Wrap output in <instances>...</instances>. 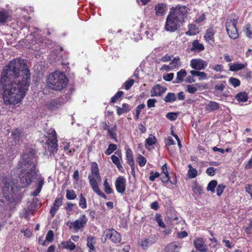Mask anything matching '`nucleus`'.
<instances>
[{
	"mask_svg": "<svg viewBox=\"0 0 252 252\" xmlns=\"http://www.w3.org/2000/svg\"><path fill=\"white\" fill-rule=\"evenodd\" d=\"M103 186L104 191L107 194H110L113 192V189L110 187L107 179H105L104 181Z\"/></svg>",
	"mask_w": 252,
	"mask_h": 252,
	"instance_id": "41",
	"label": "nucleus"
},
{
	"mask_svg": "<svg viewBox=\"0 0 252 252\" xmlns=\"http://www.w3.org/2000/svg\"><path fill=\"white\" fill-rule=\"evenodd\" d=\"M216 32V28L213 27L209 28L204 35V38L207 43L215 42L214 35Z\"/></svg>",
	"mask_w": 252,
	"mask_h": 252,
	"instance_id": "14",
	"label": "nucleus"
},
{
	"mask_svg": "<svg viewBox=\"0 0 252 252\" xmlns=\"http://www.w3.org/2000/svg\"><path fill=\"white\" fill-rule=\"evenodd\" d=\"M193 244L195 248L200 252H207L208 246L205 244L203 238L197 237L193 241Z\"/></svg>",
	"mask_w": 252,
	"mask_h": 252,
	"instance_id": "12",
	"label": "nucleus"
},
{
	"mask_svg": "<svg viewBox=\"0 0 252 252\" xmlns=\"http://www.w3.org/2000/svg\"><path fill=\"white\" fill-rule=\"evenodd\" d=\"M188 9V8L186 6H177L171 9L168 15L182 23L186 18Z\"/></svg>",
	"mask_w": 252,
	"mask_h": 252,
	"instance_id": "7",
	"label": "nucleus"
},
{
	"mask_svg": "<svg viewBox=\"0 0 252 252\" xmlns=\"http://www.w3.org/2000/svg\"><path fill=\"white\" fill-rule=\"evenodd\" d=\"M76 194L72 189H67L66 190V198L68 200H73L76 198Z\"/></svg>",
	"mask_w": 252,
	"mask_h": 252,
	"instance_id": "37",
	"label": "nucleus"
},
{
	"mask_svg": "<svg viewBox=\"0 0 252 252\" xmlns=\"http://www.w3.org/2000/svg\"><path fill=\"white\" fill-rule=\"evenodd\" d=\"M36 178H37L38 182L37 188L41 189L44 184V179L40 174H38L37 177Z\"/></svg>",
	"mask_w": 252,
	"mask_h": 252,
	"instance_id": "48",
	"label": "nucleus"
},
{
	"mask_svg": "<svg viewBox=\"0 0 252 252\" xmlns=\"http://www.w3.org/2000/svg\"><path fill=\"white\" fill-rule=\"evenodd\" d=\"M208 63L206 61L200 59H192L190 61V66L195 70L204 69L207 66Z\"/></svg>",
	"mask_w": 252,
	"mask_h": 252,
	"instance_id": "13",
	"label": "nucleus"
},
{
	"mask_svg": "<svg viewBox=\"0 0 252 252\" xmlns=\"http://www.w3.org/2000/svg\"><path fill=\"white\" fill-rule=\"evenodd\" d=\"M188 27V31L185 32V34L187 35H195L199 32L198 28L194 24H189Z\"/></svg>",
	"mask_w": 252,
	"mask_h": 252,
	"instance_id": "19",
	"label": "nucleus"
},
{
	"mask_svg": "<svg viewBox=\"0 0 252 252\" xmlns=\"http://www.w3.org/2000/svg\"><path fill=\"white\" fill-rule=\"evenodd\" d=\"M126 157L128 164L130 166L132 170H134V161L132 151L128 149L126 152Z\"/></svg>",
	"mask_w": 252,
	"mask_h": 252,
	"instance_id": "18",
	"label": "nucleus"
},
{
	"mask_svg": "<svg viewBox=\"0 0 252 252\" xmlns=\"http://www.w3.org/2000/svg\"><path fill=\"white\" fill-rule=\"evenodd\" d=\"M12 138L15 140V142L19 143L22 138V133L20 130L14 129L12 132Z\"/></svg>",
	"mask_w": 252,
	"mask_h": 252,
	"instance_id": "27",
	"label": "nucleus"
},
{
	"mask_svg": "<svg viewBox=\"0 0 252 252\" xmlns=\"http://www.w3.org/2000/svg\"><path fill=\"white\" fill-rule=\"evenodd\" d=\"M197 89L194 85H188L187 86V91L190 94H194L197 91Z\"/></svg>",
	"mask_w": 252,
	"mask_h": 252,
	"instance_id": "60",
	"label": "nucleus"
},
{
	"mask_svg": "<svg viewBox=\"0 0 252 252\" xmlns=\"http://www.w3.org/2000/svg\"><path fill=\"white\" fill-rule=\"evenodd\" d=\"M62 105V102L59 99H56L51 100L49 104L48 107L51 110L57 109Z\"/></svg>",
	"mask_w": 252,
	"mask_h": 252,
	"instance_id": "22",
	"label": "nucleus"
},
{
	"mask_svg": "<svg viewBox=\"0 0 252 252\" xmlns=\"http://www.w3.org/2000/svg\"><path fill=\"white\" fill-rule=\"evenodd\" d=\"M189 168L188 172L189 178L190 179L194 178L197 175V171L196 169L192 167L191 164L188 165Z\"/></svg>",
	"mask_w": 252,
	"mask_h": 252,
	"instance_id": "31",
	"label": "nucleus"
},
{
	"mask_svg": "<svg viewBox=\"0 0 252 252\" xmlns=\"http://www.w3.org/2000/svg\"><path fill=\"white\" fill-rule=\"evenodd\" d=\"M21 173L19 174L20 187L24 188L30 185L37 177L36 160L32 154H24L20 161Z\"/></svg>",
	"mask_w": 252,
	"mask_h": 252,
	"instance_id": "2",
	"label": "nucleus"
},
{
	"mask_svg": "<svg viewBox=\"0 0 252 252\" xmlns=\"http://www.w3.org/2000/svg\"><path fill=\"white\" fill-rule=\"evenodd\" d=\"M159 173L158 172H154L152 171L150 172V176L149 177V180L151 181H154L156 178L158 177Z\"/></svg>",
	"mask_w": 252,
	"mask_h": 252,
	"instance_id": "63",
	"label": "nucleus"
},
{
	"mask_svg": "<svg viewBox=\"0 0 252 252\" xmlns=\"http://www.w3.org/2000/svg\"><path fill=\"white\" fill-rule=\"evenodd\" d=\"M181 23L168 15L166 19L164 29L167 32H174L180 28Z\"/></svg>",
	"mask_w": 252,
	"mask_h": 252,
	"instance_id": "8",
	"label": "nucleus"
},
{
	"mask_svg": "<svg viewBox=\"0 0 252 252\" xmlns=\"http://www.w3.org/2000/svg\"><path fill=\"white\" fill-rule=\"evenodd\" d=\"M174 74L173 73H170L164 74L163 76V79L166 81H170L174 78Z\"/></svg>",
	"mask_w": 252,
	"mask_h": 252,
	"instance_id": "59",
	"label": "nucleus"
},
{
	"mask_svg": "<svg viewBox=\"0 0 252 252\" xmlns=\"http://www.w3.org/2000/svg\"><path fill=\"white\" fill-rule=\"evenodd\" d=\"M137 161L139 166L142 167L145 165L147 160L143 156L140 155L137 158Z\"/></svg>",
	"mask_w": 252,
	"mask_h": 252,
	"instance_id": "49",
	"label": "nucleus"
},
{
	"mask_svg": "<svg viewBox=\"0 0 252 252\" xmlns=\"http://www.w3.org/2000/svg\"><path fill=\"white\" fill-rule=\"evenodd\" d=\"M236 98L238 101L246 102L248 99V95L245 92H242L238 93L236 96Z\"/></svg>",
	"mask_w": 252,
	"mask_h": 252,
	"instance_id": "34",
	"label": "nucleus"
},
{
	"mask_svg": "<svg viewBox=\"0 0 252 252\" xmlns=\"http://www.w3.org/2000/svg\"><path fill=\"white\" fill-rule=\"evenodd\" d=\"M61 245L63 249H68L72 251L76 248V245L70 240L67 241L62 242Z\"/></svg>",
	"mask_w": 252,
	"mask_h": 252,
	"instance_id": "25",
	"label": "nucleus"
},
{
	"mask_svg": "<svg viewBox=\"0 0 252 252\" xmlns=\"http://www.w3.org/2000/svg\"><path fill=\"white\" fill-rule=\"evenodd\" d=\"M205 19V15L204 13H202L201 15H199L198 17H196L194 22L196 23H200L203 22Z\"/></svg>",
	"mask_w": 252,
	"mask_h": 252,
	"instance_id": "64",
	"label": "nucleus"
},
{
	"mask_svg": "<svg viewBox=\"0 0 252 252\" xmlns=\"http://www.w3.org/2000/svg\"><path fill=\"white\" fill-rule=\"evenodd\" d=\"M111 158L113 163L116 165L119 170H121L122 168H123V166H122L120 161V159L118 157L113 155L111 156Z\"/></svg>",
	"mask_w": 252,
	"mask_h": 252,
	"instance_id": "38",
	"label": "nucleus"
},
{
	"mask_svg": "<svg viewBox=\"0 0 252 252\" xmlns=\"http://www.w3.org/2000/svg\"><path fill=\"white\" fill-rule=\"evenodd\" d=\"M46 133L48 140L50 141L52 144L57 142V134L54 129L50 128L47 131Z\"/></svg>",
	"mask_w": 252,
	"mask_h": 252,
	"instance_id": "17",
	"label": "nucleus"
},
{
	"mask_svg": "<svg viewBox=\"0 0 252 252\" xmlns=\"http://www.w3.org/2000/svg\"><path fill=\"white\" fill-rule=\"evenodd\" d=\"M157 141V139L155 136L150 135L149 137L146 140V146L147 145L149 146H152L155 144Z\"/></svg>",
	"mask_w": 252,
	"mask_h": 252,
	"instance_id": "44",
	"label": "nucleus"
},
{
	"mask_svg": "<svg viewBox=\"0 0 252 252\" xmlns=\"http://www.w3.org/2000/svg\"><path fill=\"white\" fill-rule=\"evenodd\" d=\"M218 182L216 180H212L208 185L207 190H210L212 193L215 192V189L217 186Z\"/></svg>",
	"mask_w": 252,
	"mask_h": 252,
	"instance_id": "39",
	"label": "nucleus"
},
{
	"mask_svg": "<svg viewBox=\"0 0 252 252\" xmlns=\"http://www.w3.org/2000/svg\"><path fill=\"white\" fill-rule=\"evenodd\" d=\"M79 206L82 209H86L87 207L86 199L83 196L82 194L79 195Z\"/></svg>",
	"mask_w": 252,
	"mask_h": 252,
	"instance_id": "40",
	"label": "nucleus"
},
{
	"mask_svg": "<svg viewBox=\"0 0 252 252\" xmlns=\"http://www.w3.org/2000/svg\"><path fill=\"white\" fill-rule=\"evenodd\" d=\"M166 6L162 3H158L155 8L156 14L158 16L162 15L165 11Z\"/></svg>",
	"mask_w": 252,
	"mask_h": 252,
	"instance_id": "24",
	"label": "nucleus"
},
{
	"mask_svg": "<svg viewBox=\"0 0 252 252\" xmlns=\"http://www.w3.org/2000/svg\"><path fill=\"white\" fill-rule=\"evenodd\" d=\"M217 169L215 168L214 167H209L206 170V173L210 176H214L216 173Z\"/></svg>",
	"mask_w": 252,
	"mask_h": 252,
	"instance_id": "57",
	"label": "nucleus"
},
{
	"mask_svg": "<svg viewBox=\"0 0 252 252\" xmlns=\"http://www.w3.org/2000/svg\"><path fill=\"white\" fill-rule=\"evenodd\" d=\"M155 220L158 222L159 226L162 228H165V225L162 221L161 216L159 214H156L155 216Z\"/></svg>",
	"mask_w": 252,
	"mask_h": 252,
	"instance_id": "50",
	"label": "nucleus"
},
{
	"mask_svg": "<svg viewBox=\"0 0 252 252\" xmlns=\"http://www.w3.org/2000/svg\"><path fill=\"white\" fill-rule=\"evenodd\" d=\"M229 82L234 87H237L240 85V81L238 79L233 77H230L229 79Z\"/></svg>",
	"mask_w": 252,
	"mask_h": 252,
	"instance_id": "47",
	"label": "nucleus"
},
{
	"mask_svg": "<svg viewBox=\"0 0 252 252\" xmlns=\"http://www.w3.org/2000/svg\"><path fill=\"white\" fill-rule=\"evenodd\" d=\"M67 80L65 74L61 72L55 71L50 73L47 78L48 88L55 91H62L66 86Z\"/></svg>",
	"mask_w": 252,
	"mask_h": 252,
	"instance_id": "3",
	"label": "nucleus"
},
{
	"mask_svg": "<svg viewBox=\"0 0 252 252\" xmlns=\"http://www.w3.org/2000/svg\"><path fill=\"white\" fill-rule=\"evenodd\" d=\"M124 93L122 91H118L116 94L114 95L111 99V102L112 103H114L117 100H119L121 96L123 95Z\"/></svg>",
	"mask_w": 252,
	"mask_h": 252,
	"instance_id": "51",
	"label": "nucleus"
},
{
	"mask_svg": "<svg viewBox=\"0 0 252 252\" xmlns=\"http://www.w3.org/2000/svg\"><path fill=\"white\" fill-rule=\"evenodd\" d=\"M238 18H228L226 21V30L229 37L233 39H237L239 37L238 30L236 28Z\"/></svg>",
	"mask_w": 252,
	"mask_h": 252,
	"instance_id": "6",
	"label": "nucleus"
},
{
	"mask_svg": "<svg viewBox=\"0 0 252 252\" xmlns=\"http://www.w3.org/2000/svg\"><path fill=\"white\" fill-rule=\"evenodd\" d=\"M166 89L158 84L154 86L151 91V96H158L163 94L166 91Z\"/></svg>",
	"mask_w": 252,
	"mask_h": 252,
	"instance_id": "16",
	"label": "nucleus"
},
{
	"mask_svg": "<svg viewBox=\"0 0 252 252\" xmlns=\"http://www.w3.org/2000/svg\"><path fill=\"white\" fill-rule=\"evenodd\" d=\"M0 82L5 104L15 105L21 103L31 83V74L25 61L19 58L10 61L1 73Z\"/></svg>",
	"mask_w": 252,
	"mask_h": 252,
	"instance_id": "1",
	"label": "nucleus"
},
{
	"mask_svg": "<svg viewBox=\"0 0 252 252\" xmlns=\"http://www.w3.org/2000/svg\"><path fill=\"white\" fill-rule=\"evenodd\" d=\"M176 98V95L174 93H169L164 97V100L166 102H172L175 101Z\"/></svg>",
	"mask_w": 252,
	"mask_h": 252,
	"instance_id": "35",
	"label": "nucleus"
},
{
	"mask_svg": "<svg viewBox=\"0 0 252 252\" xmlns=\"http://www.w3.org/2000/svg\"><path fill=\"white\" fill-rule=\"evenodd\" d=\"M170 64L173 69L175 68H178L181 65L180 59L179 57L174 58L172 60Z\"/></svg>",
	"mask_w": 252,
	"mask_h": 252,
	"instance_id": "33",
	"label": "nucleus"
},
{
	"mask_svg": "<svg viewBox=\"0 0 252 252\" xmlns=\"http://www.w3.org/2000/svg\"><path fill=\"white\" fill-rule=\"evenodd\" d=\"M226 82L225 81H220L218 84L215 86V90L216 91H222L225 88Z\"/></svg>",
	"mask_w": 252,
	"mask_h": 252,
	"instance_id": "45",
	"label": "nucleus"
},
{
	"mask_svg": "<svg viewBox=\"0 0 252 252\" xmlns=\"http://www.w3.org/2000/svg\"><path fill=\"white\" fill-rule=\"evenodd\" d=\"M87 221L88 219L87 217L84 215H82L78 219L73 222H70L69 228H73L75 231H78L83 228L86 225Z\"/></svg>",
	"mask_w": 252,
	"mask_h": 252,
	"instance_id": "10",
	"label": "nucleus"
},
{
	"mask_svg": "<svg viewBox=\"0 0 252 252\" xmlns=\"http://www.w3.org/2000/svg\"><path fill=\"white\" fill-rule=\"evenodd\" d=\"M229 70L231 71H238L243 69L247 66L246 64L241 63H235L234 64H229Z\"/></svg>",
	"mask_w": 252,
	"mask_h": 252,
	"instance_id": "21",
	"label": "nucleus"
},
{
	"mask_svg": "<svg viewBox=\"0 0 252 252\" xmlns=\"http://www.w3.org/2000/svg\"><path fill=\"white\" fill-rule=\"evenodd\" d=\"M134 80L132 79H130L125 82L124 84L125 89L126 90H128L133 85Z\"/></svg>",
	"mask_w": 252,
	"mask_h": 252,
	"instance_id": "52",
	"label": "nucleus"
},
{
	"mask_svg": "<svg viewBox=\"0 0 252 252\" xmlns=\"http://www.w3.org/2000/svg\"><path fill=\"white\" fill-rule=\"evenodd\" d=\"M116 128L117 126L115 125L113 127L108 129V133L110 135L111 139L114 140L116 142H117L116 133Z\"/></svg>",
	"mask_w": 252,
	"mask_h": 252,
	"instance_id": "36",
	"label": "nucleus"
},
{
	"mask_svg": "<svg viewBox=\"0 0 252 252\" xmlns=\"http://www.w3.org/2000/svg\"><path fill=\"white\" fill-rule=\"evenodd\" d=\"M117 108V113L119 116L122 115L124 113H127L130 110L129 105L126 103H124L122 105V107L116 106Z\"/></svg>",
	"mask_w": 252,
	"mask_h": 252,
	"instance_id": "23",
	"label": "nucleus"
},
{
	"mask_svg": "<svg viewBox=\"0 0 252 252\" xmlns=\"http://www.w3.org/2000/svg\"><path fill=\"white\" fill-rule=\"evenodd\" d=\"M166 117L170 121H174L177 118V113L175 112H170L166 114Z\"/></svg>",
	"mask_w": 252,
	"mask_h": 252,
	"instance_id": "56",
	"label": "nucleus"
},
{
	"mask_svg": "<svg viewBox=\"0 0 252 252\" xmlns=\"http://www.w3.org/2000/svg\"><path fill=\"white\" fill-rule=\"evenodd\" d=\"M190 73L191 75H192L194 77L197 76L199 77V80H204L207 78V74L204 72H200L197 70H191Z\"/></svg>",
	"mask_w": 252,
	"mask_h": 252,
	"instance_id": "28",
	"label": "nucleus"
},
{
	"mask_svg": "<svg viewBox=\"0 0 252 252\" xmlns=\"http://www.w3.org/2000/svg\"><path fill=\"white\" fill-rule=\"evenodd\" d=\"M8 15L7 12L1 11L0 12V23H5L7 18Z\"/></svg>",
	"mask_w": 252,
	"mask_h": 252,
	"instance_id": "53",
	"label": "nucleus"
},
{
	"mask_svg": "<svg viewBox=\"0 0 252 252\" xmlns=\"http://www.w3.org/2000/svg\"><path fill=\"white\" fill-rule=\"evenodd\" d=\"M219 107V104L213 101H210L206 106V109L210 111L216 110L218 109Z\"/></svg>",
	"mask_w": 252,
	"mask_h": 252,
	"instance_id": "30",
	"label": "nucleus"
},
{
	"mask_svg": "<svg viewBox=\"0 0 252 252\" xmlns=\"http://www.w3.org/2000/svg\"><path fill=\"white\" fill-rule=\"evenodd\" d=\"M204 50V46L202 44L199 43L198 40H195L192 42L191 51H202Z\"/></svg>",
	"mask_w": 252,
	"mask_h": 252,
	"instance_id": "20",
	"label": "nucleus"
},
{
	"mask_svg": "<svg viewBox=\"0 0 252 252\" xmlns=\"http://www.w3.org/2000/svg\"><path fill=\"white\" fill-rule=\"evenodd\" d=\"M244 32L246 34V35L248 38H251L252 35V31L251 26L250 24H248L245 26Z\"/></svg>",
	"mask_w": 252,
	"mask_h": 252,
	"instance_id": "46",
	"label": "nucleus"
},
{
	"mask_svg": "<svg viewBox=\"0 0 252 252\" xmlns=\"http://www.w3.org/2000/svg\"><path fill=\"white\" fill-rule=\"evenodd\" d=\"M166 249L167 252H177L179 247L176 242H173L167 245Z\"/></svg>",
	"mask_w": 252,
	"mask_h": 252,
	"instance_id": "29",
	"label": "nucleus"
},
{
	"mask_svg": "<svg viewBox=\"0 0 252 252\" xmlns=\"http://www.w3.org/2000/svg\"><path fill=\"white\" fill-rule=\"evenodd\" d=\"M106 238L110 239L114 243H119L121 241V236L116 230L113 228L107 229L104 232Z\"/></svg>",
	"mask_w": 252,
	"mask_h": 252,
	"instance_id": "9",
	"label": "nucleus"
},
{
	"mask_svg": "<svg viewBox=\"0 0 252 252\" xmlns=\"http://www.w3.org/2000/svg\"><path fill=\"white\" fill-rule=\"evenodd\" d=\"M126 179L122 176H119L116 180L115 185L116 190L121 194L125 192L126 189Z\"/></svg>",
	"mask_w": 252,
	"mask_h": 252,
	"instance_id": "11",
	"label": "nucleus"
},
{
	"mask_svg": "<svg viewBox=\"0 0 252 252\" xmlns=\"http://www.w3.org/2000/svg\"><path fill=\"white\" fill-rule=\"evenodd\" d=\"M187 75V72L185 69H182L177 73L176 80L175 83H179L183 81L184 78Z\"/></svg>",
	"mask_w": 252,
	"mask_h": 252,
	"instance_id": "26",
	"label": "nucleus"
},
{
	"mask_svg": "<svg viewBox=\"0 0 252 252\" xmlns=\"http://www.w3.org/2000/svg\"><path fill=\"white\" fill-rule=\"evenodd\" d=\"M54 232L52 230L48 231L46 236L45 240L49 242H52L54 239Z\"/></svg>",
	"mask_w": 252,
	"mask_h": 252,
	"instance_id": "55",
	"label": "nucleus"
},
{
	"mask_svg": "<svg viewBox=\"0 0 252 252\" xmlns=\"http://www.w3.org/2000/svg\"><path fill=\"white\" fill-rule=\"evenodd\" d=\"M212 69H213L214 70L217 71V72H221L223 70V66L221 64H216L215 66H212Z\"/></svg>",
	"mask_w": 252,
	"mask_h": 252,
	"instance_id": "62",
	"label": "nucleus"
},
{
	"mask_svg": "<svg viewBox=\"0 0 252 252\" xmlns=\"http://www.w3.org/2000/svg\"><path fill=\"white\" fill-rule=\"evenodd\" d=\"M2 181L3 184L2 191L5 198L9 197V195L16 194L17 186L11 176H5Z\"/></svg>",
	"mask_w": 252,
	"mask_h": 252,
	"instance_id": "4",
	"label": "nucleus"
},
{
	"mask_svg": "<svg viewBox=\"0 0 252 252\" xmlns=\"http://www.w3.org/2000/svg\"><path fill=\"white\" fill-rule=\"evenodd\" d=\"M145 107V105L144 104H141L138 105L135 110V114L134 116V118L135 120H138L139 119V115L140 114L141 110L144 109Z\"/></svg>",
	"mask_w": 252,
	"mask_h": 252,
	"instance_id": "43",
	"label": "nucleus"
},
{
	"mask_svg": "<svg viewBox=\"0 0 252 252\" xmlns=\"http://www.w3.org/2000/svg\"><path fill=\"white\" fill-rule=\"evenodd\" d=\"M63 204V199L62 198H56L54 201L53 205L51 206L50 210V214L52 218H53L57 212L59 210L60 207Z\"/></svg>",
	"mask_w": 252,
	"mask_h": 252,
	"instance_id": "15",
	"label": "nucleus"
},
{
	"mask_svg": "<svg viewBox=\"0 0 252 252\" xmlns=\"http://www.w3.org/2000/svg\"><path fill=\"white\" fill-rule=\"evenodd\" d=\"M117 146L116 144H110L109 145L108 149L105 151V154L106 155H110L117 149Z\"/></svg>",
	"mask_w": 252,
	"mask_h": 252,
	"instance_id": "42",
	"label": "nucleus"
},
{
	"mask_svg": "<svg viewBox=\"0 0 252 252\" xmlns=\"http://www.w3.org/2000/svg\"><path fill=\"white\" fill-rule=\"evenodd\" d=\"M252 71L251 70H245L242 73V76L245 77L247 79H250L252 78Z\"/></svg>",
	"mask_w": 252,
	"mask_h": 252,
	"instance_id": "61",
	"label": "nucleus"
},
{
	"mask_svg": "<svg viewBox=\"0 0 252 252\" xmlns=\"http://www.w3.org/2000/svg\"><path fill=\"white\" fill-rule=\"evenodd\" d=\"M93 191L96 193L98 196L101 197L102 198L106 199L107 198L106 195L103 193L101 190L99 189V187H95V188L92 189Z\"/></svg>",
	"mask_w": 252,
	"mask_h": 252,
	"instance_id": "54",
	"label": "nucleus"
},
{
	"mask_svg": "<svg viewBox=\"0 0 252 252\" xmlns=\"http://www.w3.org/2000/svg\"><path fill=\"white\" fill-rule=\"evenodd\" d=\"M225 188V186L223 184L219 185L217 188V193L218 196H220Z\"/></svg>",
	"mask_w": 252,
	"mask_h": 252,
	"instance_id": "58",
	"label": "nucleus"
},
{
	"mask_svg": "<svg viewBox=\"0 0 252 252\" xmlns=\"http://www.w3.org/2000/svg\"><path fill=\"white\" fill-rule=\"evenodd\" d=\"M91 173L88 176V180L92 189L98 187V183L101 181L98 166L96 162L91 163Z\"/></svg>",
	"mask_w": 252,
	"mask_h": 252,
	"instance_id": "5",
	"label": "nucleus"
},
{
	"mask_svg": "<svg viewBox=\"0 0 252 252\" xmlns=\"http://www.w3.org/2000/svg\"><path fill=\"white\" fill-rule=\"evenodd\" d=\"M95 238L93 236H89L87 238V246L90 248L91 251H94L95 248L94 244H95Z\"/></svg>",
	"mask_w": 252,
	"mask_h": 252,
	"instance_id": "32",
	"label": "nucleus"
}]
</instances>
